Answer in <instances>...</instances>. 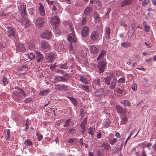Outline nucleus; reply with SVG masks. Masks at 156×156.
Masks as SVG:
<instances>
[{"label":"nucleus","instance_id":"nucleus-3","mask_svg":"<svg viewBox=\"0 0 156 156\" xmlns=\"http://www.w3.org/2000/svg\"><path fill=\"white\" fill-rule=\"evenodd\" d=\"M68 40L70 42H73L76 43L77 41L74 32H72V33L70 34L67 38Z\"/></svg>","mask_w":156,"mask_h":156},{"label":"nucleus","instance_id":"nucleus-39","mask_svg":"<svg viewBox=\"0 0 156 156\" xmlns=\"http://www.w3.org/2000/svg\"><path fill=\"white\" fill-rule=\"evenodd\" d=\"M70 123V119H69L67 120L64 122V127H67L69 125Z\"/></svg>","mask_w":156,"mask_h":156},{"label":"nucleus","instance_id":"nucleus-58","mask_svg":"<svg viewBox=\"0 0 156 156\" xmlns=\"http://www.w3.org/2000/svg\"><path fill=\"white\" fill-rule=\"evenodd\" d=\"M29 13L30 15H32L34 13V9L33 8H30L29 10Z\"/></svg>","mask_w":156,"mask_h":156},{"label":"nucleus","instance_id":"nucleus-12","mask_svg":"<svg viewBox=\"0 0 156 156\" xmlns=\"http://www.w3.org/2000/svg\"><path fill=\"white\" fill-rule=\"evenodd\" d=\"M36 54L37 56L36 60L37 62H39L43 58V55L37 51H36Z\"/></svg>","mask_w":156,"mask_h":156},{"label":"nucleus","instance_id":"nucleus-56","mask_svg":"<svg viewBox=\"0 0 156 156\" xmlns=\"http://www.w3.org/2000/svg\"><path fill=\"white\" fill-rule=\"evenodd\" d=\"M60 68L62 69H66L67 68V66L66 63H65L63 64H62L60 66Z\"/></svg>","mask_w":156,"mask_h":156},{"label":"nucleus","instance_id":"nucleus-40","mask_svg":"<svg viewBox=\"0 0 156 156\" xmlns=\"http://www.w3.org/2000/svg\"><path fill=\"white\" fill-rule=\"evenodd\" d=\"M54 29L55 30V32L56 34H59L60 32V30L58 28V26H55Z\"/></svg>","mask_w":156,"mask_h":156},{"label":"nucleus","instance_id":"nucleus-18","mask_svg":"<svg viewBox=\"0 0 156 156\" xmlns=\"http://www.w3.org/2000/svg\"><path fill=\"white\" fill-rule=\"evenodd\" d=\"M110 123V121L109 119H106L104 120L103 124L105 128H108Z\"/></svg>","mask_w":156,"mask_h":156},{"label":"nucleus","instance_id":"nucleus-32","mask_svg":"<svg viewBox=\"0 0 156 156\" xmlns=\"http://www.w3.org/2000/svg\"><path fill=\"white\" fill-rule=\"evenodd\" d=\"M87 117H86L83 119V120L82 121V122L80 124V127H82V126H84V127H85V125H86L87 123Z\"/></svg>","mask_w":156,"mask_h":156},{"label":"nucleus","instance_id":"nucleus-22","mask_svg":"<svg viewBox=\"0 0 156 156\" xmlns=\"http://www.w3.org/2000/svg\"><path fill=\"white\" fill-rule=\"evenodd\" d=\"M116 79H114L112 80L111 82V84L110 86V88L111 89H114L115 87V84L116 83Z\"/></svg>","mask_w":156,"mask_h":156},{"label":"nucleus","instance_id":"nucleus-19","mask_svg":"<svg viewBox=\"0 0 156 156\" xmlns=\"http://www.w3.org/2000/svg\"><path fill=\"white\" fill-rule=\"evenodd\" d=\"M42 38L45 39H49V31L47 30L45 31L41 35Z\"/></svg>","mask_w":156,"mask_h":156},{"label":"nucleus","instance_id":"nucleus-42","mask_svg":"<svg viewBox=\"0 0 156 156\" xmlns=\"http://www.w3.org/2000/svg\"><path fill=\"white\" fill-rule=\"evenodd\" d=\"M50 109V110H49V114L50 115H53L54 116L56 115V113H55V110H54L53 109L51 108Z\"/></svg>","mask_w":156,"mask_h":156},{"label":"nucleus","instance_id":"nucleus-21","mask_svg":"<svg viewBox=\"0 0 156 156\" xmlns=\"http://www.w3.org/2000/svg\"><path fill=\"white\" fill-rule=\"evenodd\" d=\"M132 3V0H125L123 1L121 4V6L123 7L131 4Z\"/></svg>","mask_w":156,"mask_h":156},{"label":"nucleus","instance_id":"nucleus-59","mask_svg":"<svg viewBox=\"0 0 156 156\" xmlns=\"http://www.w3.org/2000/svg\"><path fill=\"white\" fill-rule=\"evenodd\" d=\"M32 100V98H27L25 101V102L26 103H28L30 102V101Z\"/></svg>","mask_w":156,"mask_h":156},{"label":"nucleus","instance_id":"nucleus-50","mask_svg":"<svg viewBox=\"0 0 156 156\" xmlns=\"http://www.w3.org/2000/svg\"><path fill=\"white\" fill-rule=\"evenodd\" d=\"M88 133L92 137H93V134L92 132V129L91 127H90L88 129Z\"/></svg>","mask_w":156,"mask_h":156},{"label":"nucleus","instance_id":"nucleus-52","mask_svg":"<svg viewBox=\"0 0 156 156\" xmlns=\"http://www.w3.org/2000/svg\"><path fill=\"white\" fill-rule=\"evenodd\" d=\"M31 23V22L28 20H26V23H25V26L27 27H29L30 26Z\"/></svg>","mask_w":156,"mask_h":156},{"label":"nucleus","instance_id":"nucleus-9","mask_svg":"<svg viewBox=\"0 0 156 156\" xmlns=\"http://www.w3.org/2000/svg\"><path fill=\"white\" fill-rule=\"evenodd\" d=\"M116 108L118 112L122 115H125L126 113H127L126 110L119 105L116 106Z\"/></svg>","mask_w":156,"mask_h":156},{"label":"nucleus","instance_id":"nucleus-16","mask_svg":"<svg viewBox=\"0 0 156 156\" xmlns=\"http://www.w3.org/2000/svg\"><path fill=\"white\" fill-rule=\"evenodd\" d=\"M110 29L109 27H106L105 31V37L107 39H108L110 37Z\"/></svg>","mask_w":156,"mask_h":156},{"label":"nucleus","instance_id":"nucleus-38","mask_svg":"<svg viewBox=\"0 0 156 156\" xmlns=\"http://www.w3.org/2000/svg\"><path fill=\"white\" fill-rule=\"evenodd\" d=\"M55 55L53 53H49V62L53 61L55 58Z\"/></svg>","mask_w":156,"mask_h":156},{"label":"nucleus","instance_id":"nucleus-49","mask_svg":"<svg viewBox=\"0 0 156 156\" xmlns=\"http://www.w3.org/2000/svg\"><path fill=\"white\" fill-rule=\"evenodd\" d=\"M80 80L81 81L84 83L85 84H88V81L86 79H80Z\"/></svg>","mask_w":156,"mask_h":156},{"label":"nucleus","instance_id":"nucleus-7","mask_svg":"<svg viewBox=\"0 0 156 156\" xmlns=\"http://www.w3.org/2000/svg\"><path fill=\"white\" fill-rule=\"evenodd\" d=\"M89 30V28L88 27L86 26L84 27L81 32L82 36L84 37H87L88 35Z\"/></svg>","mask_w":156,"mask_h":156},{"label":"nucleus","instance_id":"nucleus-17","mask_svg":"<svg viewBox=\"0 0 156 156\" xmlns=\"http://www.w3.org/2000/svg\"><path fill=\"white\" fill-rule=\"evenodd\" d=\"M28 48L31 50H34L35 48V45L34 42L31 41L28 43Z\"/></svg>","mask_w":156,"mask_h":156},{"label":"nucleus","instance_id":"nucleus-10","mask_svg":"<svg viewBox=\"0 0 156 156\" xmlns=\"http://www.w3.org/2000/svg\"><path fill=\"white\" fill-rule=\"evenodd\" d=\"M51 24L55 26H58L60 20L58 17L54 16L51 18Z\"/></svg>","mask_w":156,"mask_h":156},{"label":"nucleus","instance_id":"nucleus-47","mask_svg":"<svg viewBox=\"0 0 156 156\" xmlns=\"http://www.w3.org/2000/svg\"><path fill=\"white\" fill-rule=\"evenodd\" d=\"M144 27V30L146 32H148L150 31V26H147L145 27Z\"/></svg>","mask_w":156,"mask_h":156},{"label":"nucleus","instance_id":"nucleus-60","mask_svg":"<svg viewBox=\"0 0 156 156\" xmlns=\"http://www.w3.org/2000/svg\"><path fill=\"white\" fill-rule=\"evenodd\" d=\"M149 2V0H144L143 2L142 6H145Z\"/></svg>","mask_w":156,"mask_h":156},{"label":"nucleus","instance_id":"nucleus-55","mask_svg":"<svg viewBox=\"0 0 156 156\" xmlns=\"http://www.w3.org/2000/svg\"><path fill=\"white\" fill-rule=\"evenodd\" d=\"M56 63H54V64L51 65L50 66V69L52 71L54 70L55 68L56 65Z\"/></svg>","mask_w":156,"mask_h":156},{"label":"nucleus","instance_id":"nucleus-1","mask_svg":"<svg viewBox=\"0 0 156 156\" xmlns=\"http://www.w3.org/2000/svg\"><path fill=\"white\" fill-rule=\"evenodd\" d=\"M54 81H52V82L54 83L55 84V86H57L58 87L57 89L58 90L61 91L62 92H65L67 90V87L66 86L63 84V85H60L59 84H58L57 83L60 81L65 82L66 81V79H60L59 80V79H53Z\"/></svg>","mask_w":156,"mask_h":156},{"label":"nucleus","instance_id":"nucleus-35","mask_svg":"<svg viewBox=\"0 0 156 156\" xmlns=\"http://www.w3.org/2000/svg\"><path fill=\"white\" fill-rule=\"evenodd\" d=\"M24 144L27 145L28 146L33 145L32 141L29 140H26L24 142Z\"/></svg>","mask_w":156,"mask_h":156},{"label":"nucleus","instance_id":"nucleus-61","mask_svg":"<svg viewBox=\"0 0 156 156\" xmlns=\"http://www.w3.org/2000/svg\"><path fill=\"white\" fill-rule=\"evenodd\" d=\"M75 132V129L73 128H70L69 129V132L72 134L74 133Z\"/></svg>","mask_w":156,"mask_h":156},{"label":"nucleus","instance_id":"nucleus-64","mask_svg":"<svg viewBox=\"0 0 156 156\" xmlns=\"http://www.w3.org/2000/svg\"><path fill=\"white\" fill-rule=\"evenodd\" d=\"M148 80L146 79H144L142 83L143 85H146L147 83Z\"/></svg>","mask_w":156,"mask_h":156},{"label":"nucleus","instance_id":"nucleus-5","mask_svg":"<svg viewBox=\"0 0 156 156\" xmlns=\"http://www.w3.org/2000/svg\"><path fill=\"white\" fill-rule=\"evenodd\" d=\"M44 22V19L39 18L36 20L35 24L37 27H40L43 26Z\"/></svg>","mask_w":156,"mask_h":156},{"label":"nucleus","instance_id":"nucleus-20","mask_svg":"<svg viewBox=\"0 0 156 156\" xmlns=\"http://www.w3.org/2000/svg\"><path fill=\"white\" fill-rule=\"evenodd\" d=\"M92 8L90 7H87L84 10V14L85 15L87 16L91 12Z\"/></svg>","mask_w":156,"mask_h":156},{"label":"nucleus","instance_id":"nucleus-27","mask_svg":"<svg viewBox=\"0 0 156 156\" xmlns=\"http://www.w3.org/2000/svg\"><path fill=\"white\" fill-rule=\"evenodd\" d=\"M106 54V51L104 50H102L101 52L100 53L99 55L97 58V60L98 61L100 58H102Z\"/></svg>","mask_w":156,"mask_h":156},{"label":"nucleus","instance_id":"nucleus-2","mask_svg":"<svg viewBox=\"0 0 156 156\" xmlns=\"http://www.w3.org/2000/svg\"><path fill=\"white\" fill-rule=\"evenodd\" d=\"M6 28H7L6 33L9 37L13 40L16 39L17 35L16 34V29L8 26H7Z\"/></svg>","mask_w":156,"mask_h":156},{"label":"nucleus","instance_id":"nucleus-30","mask_svg":"<svg viewBox=\"0 0 156 156\" xmlns=\"http://www.w3.org/2000/svg\"><path fill=\"white\" fill-rule=\"evenodd\" d=\"M70 99L72 101L74 106H76L77 105L78 102L75 98L73 97H70Z\"/></svg>","mask_w":156,"mask_h":156},{"label":"nucleus","instance_id":"nucleus-57","mask_svg":"<svg viewBox=\"0 0 156 156\" xmlns=\"http://www.w3.org/2000/svg\"><path fill=\"white\" fill-rule=\"evenodd\" d=\"M82 87L83 89L84 90H85L86 92H88L89 91V90L87 86L83 85L82 86Z\"/></svg>","mask_w":156,"mask_h":156},{"label":"nucleus","instance_id":"nucleus-53","mask_svg":"<svg viewBox=\"0 0 156 156\" xmlns=\"http://www.w3.org/2000/svg\"><path fill=\"white\" fill-rule=\"evenodd\" d=\"M94 16L96 20H98L99 18V14L97 12H96L94 13Z\"/></svg>","mask_w":156,"mask_h":156},{"label":"nucleus","instance_id":"nucleus-44","mask_svg":"<svg viewBox=\"0 0 156 156\" xmlns=\"http://www.w3.org/2000/svg\"><path fill=\"white\" fill-rule=\"evenodd\" d=\"M117 141L116 138H114L113 140H109V143L112 145H113Z\"/></svg>","mask_w":156,"mask_h":156},{"label":"nucleus","instance_id":"nucleus-36","mask_svg":"<svg viewBox=\"0 0 156 156\" xmlns=\"http://www.w3.org/2000/svg\"><path fill=\"white\" fill-rule=\"evenodd\" d=\"M80 116H81V119H82L84 116V114L85 113L84 110L83 108H81L80 111Z\"/></svg>","mask_w":156,"mask_h":156},{"label":"nucleus","instance_id":"nucleus-23","mask_svg":"<svg viewBox=\"0 0 156 156\" xmlns=\"http://www.w3.org/2000/svg\"><path fill=\"white\" fill-rule=\"evenodd\" d=\"M121 123L123 124H126L128 121L127 117L126 115H124L122 116L121 119Z\"/></svg>","mask_w":156,"mask_h":156},{"label":"nucleus","instance_id":"nucleus-54","mask_svg":"<svg viewBox=\"0 0 156 156\" xmlns=\"http://www.w3.org/2000/svg\"><path fill=\"white\" fill-rule=\"evenodd\" d=\"M123 139L121 140H120V141H121V144H120L119 145V146H120V147H119V148H117V147L116 148V149H117V150H119V151H120L121 150V147H122V142H123L124 141V139Z\"/></svg>","mask_w":156,"mask_h":156},{"label":"nucleus","instance_id":"nucleus-14","mask_svg":"<svg viewBox=\"0 0 156 156\" xmlns=\"http://www.w3.org/2000/svg\"><path fill=\"white\" fill-rule=\"evenodd\" d=\"M39 5H40L39 10L40 15L42 16H44L45 14L44 7L41 3H39Z\"/></svg>","mask_w":156,"mask_h":156},{"label":"nucleus","instance_id":"nucleus-8","mask_svg":"<svg viewBox=\"0 0 156 156\" xmlns=\"http://www.w3.org/2000/svg\"><path fill=\"white\" fill-rule=\"evenodd\" d=\"M26 50L24 45L23 44L19 43L16 45V50L20 52H23Z\"/></svg>","mask_w":156,"mask_h":156},{"label":"nucleus","instance_id":"nucleus-26","mask_svg":"<svg viewBox=\"0 0 156 156\" xmlns=\"http://www.w3.org/2000/svg\"><path fill=\"white\" fill-rule=\"evenodd\" d=\"M103 94V92L102 90H99L95 93V95L97 97L102 96Z\"/></svg>","mask_w":156,"mask_h":156},{"label":"nucleus","instance_id":"nucleus-29","mask_svg":"<svg viewBox=\"0 0 156 156\" xmlns=\"http://www.w3.org/2000/svg\"><path fill=\"white\" fill-rule=\"evenodd\" d=\"M28 58L30 59V60H34L35 58V55L33 52L28 53Z\"/></svg>","mask_w":156,"mask_h":156},{"label":"nucleus","instance_id":"nucleus-15","mask_svg":"<svg viewBox=\"0 0 156 156\" xmlns=\"http://www.w3.org/2000/svg\"><path fill=\"white\" fill-rule=\"evenodd\" d=\"M13 96L14 99L16 101H18L20 98V94L17 91L14 92Z\"/></svg>","mask_w":156,"mask_h":156},{"label":"nucleus","instance_id":"nucleus-13","mask_svg":"<svg viewBox=\"0 0 156 156\" xmlns=\"http://www.w3.org/2000/svg\"><path fill=\"white\" fill-rule=\"evenodd\" d=\"M91 52L94 54L97 53L99 50V48L97 46L92 45L90 48Z\"/></svg>","mask_w":156,"mask_h":156},{"label":"nucleus","instance_id":"nucleus-45","mask_svg":"<svg viewBox=\"0 0 156 156\" xmlns=\"http://www.w3.org/2000/svg\"><path fill=\"white\" fill-rule=\"evenodd\" d=\"M36 135L38 137V140L40 141L42 139L43 136L42 135L38 133H36Z\"/></svg>","mask_w":156,"mask_h":156},{"label":"nucleus","instance_id":"nucleus-63","mask_svg":"<svg viewBox=\"0 0 156 156\" xmlns=\"http://www.w3.org/2000/svg\"><path fill=\"white\" fill-rule=\"evenodd\" d=\"M80 127L82 129L81 132L82 134H84L85 133L86 128L85 127H84V126H82V127Z\"/></svg>","mask_w":156,"mask_h":156},{"label":"nucleus","instance_id":"nucleus-4","mask_svg":"<svg viewBox=\"0 0 156 156\" xmlns=\"http://www.w3.org/2000/svg\"><path fill=\"white\" fill-rule=\"evenodd\" d=\"M106 64V62L104 61H101L98 63V67L99 73H102L104 71Z\"/></svg>","mask_w":156,"mask_h":156},{"label":"nucleus","instance_id":"nucleus-37","mask_svg":"<svg viewBox=\"0 0 156 156\" xmlns=\"http://www.w3.org/2000/svg\"><path fill=\"white\" fill-rule=\"evenodd\" d=\"M9 130L10 129H6V131H7V134L6 135V136L5 137V140H7L10 137Z\"/></svg>","mask_w":156,"mask_h":156},{"label":"nucleus","instance_id":"nucleus-51","mask_svg":"<svg viewBox=\"0 0 156 156\" xmlns=\"http://www.w3.org/2000/svg\"><path fill=\"white\" fill-rule=\"evenodd\" d=\"M116 91L117 93H120L121 94H122V92L123 91V90H122L120 89V88H118L117 89H116Z\"/></svg>","mask_w":156,"mask_h":156},{"label":"nucleus","instance_id":"nucleus-31","mask_svg":"<svg viewBox=\"0 0 156 156\" xmlns=\"http://www.w3.org/2000/svg\"><path fill=\"white\" fill-rule=\"evenodd\" d=\"M8 79H2L1 83L4 86H6L8 84Z\"/></svg>","mask_w":156,"mask_h":156},{"label":"nucleus","instance_id":"nucleus-11","mask_svg":"<svg viewBox=\"0 0 156 156\" xmlns=\"http://www.w3.org/2000/svg\"><path fill=\"white\" fill-rule=\"evenodd\" d=\"M99 36L98 32L96 31H94L90 35V38L93 41H95L98 38Z\"/></svg>","mask_w":156,"mask_h":156},{"label":"nucleus","instance_id":"nucleus-46","mask_svg":"<svg viewBox=\"0 0 156 156\" xmlns=\"http://www.w3.org/2000/svg\"><path fill=\"white\" fill-rule=\"evenodd\" d=\"M104 79V82L106 83L107 85H109L110 83V79Z\"/></svg>","mask_w":156,"mask_h":156},{"label":"nucleus","instance_id":"nucleus-6","mask_svg":"<svg viewBox=\"0 0 156 156\" xmlns=\"http://www.w3.org/2000/svg\"><path fill=\"white\" fill-rule=\"evenodd\" d=\"M20 13L22 17H24L27 15V12L26 9V5H25L23 4L20 5Z\"/></svg>","mask_w":156,"mask_h":156},{"label":"nucleus","instance_id":"nucleus-48","mask_svg":"<svg viewBox=\"0 0 156 156\" xmlns=\"http://www.w3.org/2000/svg\"><path fill=\"white\" fill-rule=\"evenodd\" d=\"M107 12L105 15V17L108 18V17L109 13L111 11V9L110 8H107Z\"/></svg>","mask_w":156,"mask_h":156},{"label":"nucleus","instance_id":"nucleus-33","mask_svg":"<svg viewBox=\"0 0 156 156\" xmlns=\"http://www.w3.org/2000/svg\"><path fill=\"white\" fill-rule=\"evenodd\" d=\"M49 91L48 90H44L40 91V94L41 96H43L47 95Z\"/></svg>","mask_w":156,"mask_h":156},{"label":"nucleus","instance_id":"nucleus-41","mask_svg":"<svg viewBox=\"0 0 156 156\" xmlns=\"http://www.w3.org/2000/svg\"><path fill=\"white\" fill-rule=\"evenodd\" d=\"M121 45L124 48H127L130 46V44L129 43H122Z\"/></svg>","mask_w":156,"mask_h":156},{"label":"nucleus","instance_id":"nucleus-43","mask_svg":"<svg viewBox=\"0 0 156 156\" xmlns=\"http://www.w3.org/2000/svg\"><path fill=\"white\" fill-rule=\"evenodd\" d=\"M132 88L133 91H135L137 90V86L135 83H133L132 85Z\"/></svg>","mask_w":156,"mask_h":156},{"label":"nucleus","instance_id":"nucleus-24","mask_svg":"<svg viewBox=\"0 0 156 156\" xmlns=\"http://www.w3.org/2000/svg\"><path fill=\"white\" fill-rule=\"evenodd\" d=\"M48 46V42L45 41H43L41 44V47L42 48H47Z\"/></svg>","mask_w":156,"mask_h":156},{"label":"nucleus","instance_id":"nucleus-62","mask_svg":"<svg viewBox=\"0 0 156 156\" xmlns=\"http://www.w3.org/2000/svg\"><path fill=\"white\" fill-rule=\"evenodd\" d=\"M125 79H119L118 80V82L121 83H124L125 82Z\"/></svg>","mask_w":156,"mask_h":156},{"label":"nucleus","instance_id":"nucleus-28","mask_svg":"<svg viewBox=\"0 0 156 156\" xmlns=\"http://www.w3.org/2000/svg\"><path fill=\"white\" fill-rule=\"evenodd\" d=\"M121 103L124 105V106H130L131 103L129 102V101L127 100H125L124 101H121Z\"/></svg>","mask_w":156,"mask_h":156},{"label":"nucleus","instance_id":"nucleus-25","mask_svg":"<svg viewBox=\"0 0 156 156\" xmlns=\"http://www.w3.org/2000/svg\"><path fill=\"white\" fill-rule=\"evenodd\" d=\"M101 147H103L106 150H108L110 147V144L108 143H103Z\"/></svg>","mask_w":156,"mask_h":156},{"label":"nucleus","instance_id":"nucleus-34","mask_svg":"<svg viewBox=\"0 0 156 156\" xmlns=\"http://www.w3.org/2000/svg\"><path fill=\"white\" fill-rule=\"evenodd\" d=\"M30 122L29 121L28 119H27L26 120V123L25 124L26 127L25 129V131H27L29 129V125L30 124Z\"/></svg>","mask_w":156,"mask_h":156}]
</instances>
